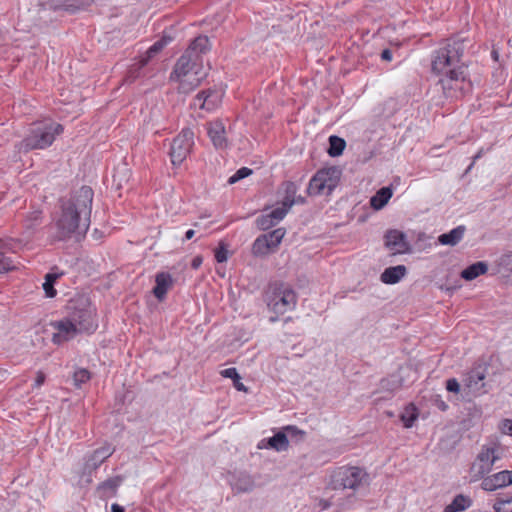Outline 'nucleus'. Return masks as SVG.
I'll return each mask as SVG.
<instances>
[{
	"label": "nucleus",
	"mask_w": 512,
	"mask_h": 512,
	"mask_svg": "<svg viewBox=\"0 0 512 512\" xmlns=\"http://www.w3.org/2000/svg\"><path fill=\"white\" fill-rule=\"evenodd\" d=\"M463 53L462 39H449L435 51L432 71L444 75L440 83L447 96L458 97L471 89L470 81L466 80V69L460 64Z\"/></svg>",
	"instance_id": "obj_1"
},
{
	"label": "nucleus",
	"mask_w": 512,
	"mask_h": 512,
	"mask_svg": "<svg viewBox=\"0 0 512 512\" xmlns=\"http://www.w3.org/2000/svg\"><path fill=\"white\" fill-rule=\"evenodd\" d=\"M93 195L90 187L82 186L62 203L61 213L56 221L58 240L87 232L90 226Z\"/></svg>",
	"instance_id": "obj_2"
},
{
	"label": "nucleus",
	"mask_w": 512,
	"mask_h": 512,
	"mask_svg": "<svg viewBox=\"0 0 512 512\" xmlns=\"http://www.w3.org/2000/svg\"><path fill=\"white\" fill-rule=\"evenodd\" d=\"M370 475L362 467L340 466L335 468L330 476L327 488L331 490H351L353 494L370 485Z\"/></svg>",
	"instance_id": "obj_3"
},
{
	"label": "nucleus",
	"mask_w": 512,
	"mask_h": 512,
	"mask_svg": "<svg viewBox=\"0 0 512 512\" xmlns=\"http://www.w3.org/2000/svg\"><path fill=\"white\" fill-rule=\"evenodd\" d=\"M63 132V126L54 121L34 124L29 134L18 144L19 151L29 152L35 149H45Z\"/></svg>",
	"instance_id": "obj_4"
},
{
	"label": "nucleus",
	"mask_w": 512,
	"mask_h": 512,
	"mask_svg": "<svg viewBox=\"0 0 512 512\" xmlns=\"http://www.w3.org/2000/svg\"><path fill=\"white\" fill-rule=\"evenodd\" d=\"M68 319L80 330L82 333H91L96 327L95 321V308L91 305L88 297L81 295L69 301L67 306Z\"/></svg>",
	"instance_id": "obj_5"
},
{
	"label": "nucleus",
	"mask_w": 512,
	"mask_h": 512,
	"mask_svg": "<svg viewBox=\"0 0 512 512\" xmlns=\"http://www.w3.org/2000/svg\"><path fill=\"white\" fill-rule=\"evenodd\" d=\"M268 308L277 316L295 308L297 296L295 291L285 283H273L266 292Z\"/></svg>",
	"instance_id": "obj_6"
},
{
	"label": "nucleus",
	"mask_w": 512,
	"mask_h": 512,
	"mask_svg": "<svg viewBox=\"0 0 512 512\" xmlns=\"http://www.w3.org/2000/svg\"><path fill=\"white\" fill-rule=\"evenodd\" d=\"M503 448L497 442L483 445L470 468L471 481L485 478L493 466L502 458Z\"/></svg>",
	"instance_id": "obj_7"
},
{
	"label": "nucleus",
	"mask_w": 512,
	"mask_h": 512,
	"mask_svg": "<svg viewBox=\"0 0 512 512\" xmlns=\"http://www.w3.org/2000/svg\"><path fill=\"white\" fill-rule=\"evenodd\" d=\"M341 171L337 167L320 169L311 178L307 192L309 195H329L338 185Z\"/></svg>",
	"instance_id": "obj_8"
},
{
	"label": "nucleus",
	"mask_w": 512,
	"mask_h": 512,
	"mask_svg": "<svg viewBox=\"0 0 512 512\" xmlns=\"http://www.w3.org/2000/svg\"><path fill=\"white\" fill-rule=\"evenodd\" d=\"M194 144V133L190 128H184L173 139L170 148V157L173 165H180L190 153Z\"/></svg>",
	"instance_id": "obj_9"
},
{
	"label": "nucleus",
	"mask_w": 512,
	"mask_h": 512,
	"mask_svg": "<svg viewBox=\"0 0 512 512\" xmlns=\"http://www.w3.org/2000/svg\"><path fill=\"white\" fill-rule=\"evenodd\" d=\"M192 71H188L182 73L178 76H175L173 80L178 81L179 86L178 90L181 93H190L196 87H198L201 81L206 77V71L202 64L195 65L194 68H191Z\"/></svg>",
	"instance_id": "obj_10"
},
{
	"label": "nucleus",
	"mask_w": 512,
	"mask_h": 512,
	"mask_svg": "<svg viewBox=\"0 0 512 512\" xmlns=\"http://www.w3.org/2000/svg\"><path fill=\"white\" fill-rule=\"evenodd\" d=\"M51 326L56 330L52 336L54 344H62L82 333L67 316L61 320L52 322Z\"/></svg>",
	"instance_id": "obj_11"
},
{
	"label": "nucleus",
	"mask_w": 512,
	"mask_h": 512,
	"mask_svg": "<svg viewBox=\"0 0 512 512\" xmlns=\"http://www.w3.org/2000/svg\"><path fill=\"white\" fill-rule=\"evenodd\" d=\"M20 247V240L0 239V273H5L15 268L14 261L6 253H15Z\"/></svg>",
	"instance_id": "obj_12"
},
{
	"label": "nucleus",
	"mask_w": 512,
	"mask_h": 512,
	"mask_svg": "<svg viewBox=\"0 0 512 512\" xmlns=\"http://www.w3.org/2000/svg\"><path fill=\"white\" fill-rule=\"evenodd\" d=\"M385 245L393 255L404 254L410 251V244L406 235L398 230H390L385 234Z\"/></svg>",
	"instance_id": "obj_13"
},
{
	"label": "nucleus",
	"mask_w": 512,
	"mask_h": 512,
	"mask_svg": "<svg viewBox=\"0 0 512 512\" xmlns=\"http://www.w3.org/2000/svg\"><path fill=\"white\" fill-rule=\"evenodd\" d=\"M172 40V38L170 36H166L164 35L160 40L156 41L148 50H147V56L145 58H143L140 63L138 64V67L137 68H132L130 69L128 75H127V78H126V81L127 82H133L138 74H137V71L139 69H141L142 67H144L150 58H152L153 56H155L158 52H160L164 46H166L170 41Z\"/></svg>",
	"instance_id": "obj_14"
},
{
	"label": "nucleus",
	"mask_w": 512,
	"mask_h": 512,
	"mask_svg": "<svg viewBox=\"0 0 512 512\" xmlns=\"http://www.w3.org/2000/svg\"><path fill=\"white\" fill-rule=\"evenodd\" d=\"M510 470H502L482 479L481 488L485 491H495L510 486Z\"/></svg>",
	"instance_id": "obj_15"
},
{
	"label": "nucleus",
	"mask_w": 512,
	"mask_h": 512,
	"mask_svg": "<svg viewBox=\"0 0 512 512\" xmlns=\"http://www.w3.org/2000/svg\"><path fill=\"white\" fill-rule=\"evenodd\" d=\"M208 135L217 149H224L227 147L226 132L223 123L219 120L210 122L208 124Z\"/></svg>",
	"instance_id": "obj_16"
},
{
	"label": "nucleus",
	"mask_w": 512,
	"mask_h": 512,
	"mask_svg": "<svg viewBox=\"0 0 512 512\" xmlns=\"http://www.w3.org/2000/svg\"><path fill=\"white\" fill-rule=\"evenodd\" d=\"M113 452L114 448L111 445H105L94 450L86 460L85 469L89 471L97 469Z\"/></svg>",
	"instance_id": "obj_17"
},
{
	"label": "nucleus",
	"mask_w": 512,
	"mask_h": 512,
	"mask_svg": "<svg viewBox=\"0 0 512 512\" xmlns=\"http://www.w3.org/2000/svg\"><path fill=\"white\" fill-rule=\"evenodd\" d=\"M173 286V278L167 272H160L156 274L155 286L153 288L154 296L159 300L163 301L169 289Z\"/></svg>",
	"instance_id": "obj_18"
},
{
	"label": "nucleus",
	"mask_w": 512,
	"mask_h": 512,
	"mask_svg": "<svg viewBox=\"0 0 512 512\" xmlns=\"http://www.w3.org/2000/svg\"><path fill=\"white\" fill-rule=\"evenodd\" d=\"M221 97L222 95L218 91L207 90L200 92L196 100L199 102L200 108L211 111L220 104Z\"/></svg>",
	"instance_id": "obj_19"
},
{
	"label": "nucleus",
	"mask_w": 512,
	"mask_h": 512,
	"mask_svg": "<svg viewBox=\"0 0 512 512\" xmlns=\"http://www.w3.org/2000/svg\"><path fill=\"white\" fill-rule=\"evenodd\" d=\"M231 487L235 493L251 492L255 487L254 479L248 473H239L233 477Z\"/></svg>",
	"instance_id": "obj_20"
},
{
	"label": "nucleus",
	"mask_w": 512,
	"mask_h": 512,
	"mask_svg": "<svg viewBox=\"0 0 512 512\" xmlns=\"http://www.w3.org/2000/svg\"><path fill=\"white\" fill-rule=\"evenodd\" d=\"M202 64V61H198L197 57H192L189 53L184 52L183 55L177 60L174 70L171 73V79L185 72L192 71V67L195 65Z\"/></svg>",
	"instance_id": "obj_21"
},
{
	"label": "nucleus",
	"mask_w": 512,
	"mask_h": 512,
	"mask_svg": "<svg viewBox=\"0 0 512 512\" xmlns=\"http://www.w3.org/2000/svg\"><path fill=\"white\" fill-rule=\"evenodd\" d=\"M209 50V38L207 36L200 35L191 42L185 52L189 53L192 57L196 56L198 61H202V54L207 53Z\"/></svg>",
	"instance_id": "obj_22"
},
{
	"label": "nucleus",
	"mask_w": 512,
	"mask_h": 512,
	"mask_svg": "<svg viewBox=\"0 0 512 512\" xmlns=\"http://www.w3.org/2000/svg\"><path fill=\"white\" fill-rule=\"evenodd\" d=\"M407 274V268L404 265H397L386 268L380 280L385 284H396Z\"/></svg>",
	"instance_id": "obj_23"
},
{
	"label": "nucleus",
	"mask_w": 512,
	"mask_h": 512,
	"mask_svg": "<svg viewBox=\"0 0 512 512\" xmlns=\"http://www.w3.org/2000/svg\"><path fill=\"white\" fill-rule=\"evenodd\" d=\"M464 232H465V227L458 226V227L452 229L451 231H449L448 233L441 234L438 237V241L442 245L455 246L462 240V238L464 236Z\"/></svg>",
	"instance_id": "obj_24"
},
{
	"label": "nucleus",
	"mask_w": 512,
	"mask_h": 512,
	"mask_svg": "<svg viewBox=\"0 0 512 512\" xmlns=\"http://www.w3.org/2000/svg\"><path fill=\"white\" fill-rule=\"evenodd\" d=\"M472 505V499L469 496L458 494L452 502L444 508V512H462Z\"/></svg>",
	"instance_id": "obj_25"
},
{
	"label": "nucleus",
	"mask_w": 512,
	"mask_h": 512,
	"mask_svg": "<svg viewBox=\"0 0 512 512\" xmlns=\"http://www.w3.org/2000/svg\"><path fill=\"white\" fill-rule=\"evenodd\" d=\"M488 271V265L485 262H476L461 272V277L467 281H472Z\"/></svg>",
	"instance_id": "obj_26"
},
{
	"label": "nucleus",
	"mask_w": 512,
	"mask_h": 512,
	"mask_svg": "<svg viewBox=\"0 0 512 512\" xmlns=\"http://www.w3.org/2000/svg\"><path fill=\"white\" fill-rule=\"evenodd\" d=\"M392 190L389 187H383L376 192L370 199V205L375 210L382 209L392 197Z\"/></svg>",
	"instance_id": "obj_27"
},
{
	"label": "nucleus",
	"mask_w": 512,
	"mask_h": 512,
	"mask_svg": "<svg viewBox=\"0 0 512 512\" xmlns=\"http://www.w3.org/2000/svg\"><path fill=\"white\" fill-rule=\"evenodd\" d=\"M273 252L267 237L262 234L258 236L252 245V254L257 257L266 256Z\"/></svg>",
	"instance_id": "obj_28"
},
{
	"label": "nucleus",
	"mask_w": 512,
	"mask_h": 512,
	"mask_svg": "<svg viewBox=\"0 0 512 512\" xmlns=\"http://www.w3.org/2000/svg\"><path fill=\"white\" fill-rule=\"evenodd\" d=\"M484 378H485V375L483 372H481L479 370H473L469 373V375L466 379V385L474 393H479L481 391V389L484 387V383H483Z\"/></svg>",
	"instance_id": "obj_29"
},
{
	"label": "nucleus",
	"mask_w": 512,
	"mask_h": 512,
	"mask_svg": "<svg viewBox=\"0 0 512 512\" xmlns=\"http://www.w3.org/2000/svg\"><path fill=\"white\" fill-rule=\"evenodd\" d=\"M284 189V197L282 203L286 207H292L296 203V193L298 191V187L294 182L287 181L283 183Z\"/></svg>",
	"instance_id": "obj_30"
},
{
	"label": "nucleus",
	"mask_w": 512,
	"mask_h": 512,
	"mask_svg": "<svg viewBox=\"0 0 512 512\" xmlns=\"http://www.w3.org/2000/svg\"><path fill=\"white\" fill-rule=\"evenodd\" d=\"M268 444L274 450L281 452L288 449L289 441L284 432H278L273 437L269 438Z\"/></svg>",
	"instance_id": "obj_31"
},
{
	"label": "nucleus",
	"mask_w": 512,
	"mask_h": 512,
	"mask_svg": "<svg viewBox=\"0 0 512 512\" xmlns=\"http://www.w3.org/2000/svg\"><path fill=\"white\" fill-rule=\"evenodd\" d=\"M62 275H63V273H57V272H49L45 275V282L43 283V289H44L47 297L53 298L56 296L57 291L54 288V283Z\"/></svg>",
	"instance_id": "obj_32"
},
{
	"label": "nucleus",
	"mask_w": 512,
	"mask_h": 512,
	"mask_svg": "<svg viewBox=\"0 0 512 512\" xmlns=\"http://www.w3.org/2000/svg\"><path fill=\"white\" fill-rule=\"evenodd\" d=\"M88 4V0H77V1H71L67 0L62 4L58 5H51L50 7L54 10H65L70 13H74L75 11L84 8Z\"/></svg>",
	"instance_id": "obj_33"
},
{
	"label": "nucleus",
	"mask_w": 512,
	"mask_h": 512,
	"mask_svg": "<svg viewBox=\"0 0 512 512\" xmlns=\"http://www.w3.org/2000/svg\"><path fill=\"white\" fill-rule=\"evenodd\" d=\"M346 146L344 139L338 136H330L328 154L332 157L340 156Z\"/></svg>",
	"instance_id": "obj_34"
},
{
	"label": "nucleus",
	"mask_w": 512,
	"mask_h": 512,
	"mask_svg": "<svg viewBox=\"0 0 512 512\" xmlns=\"http://www.w3.org/2000/svg\"><path fill=\"white\" fill-rule=\"evenodd\" d=\"M400 418L404 424V427L411 428L418 418V412L416 407L413 404H410L407 407H405L404 411L401 413Z\"/></svg>",
	"instance_id": "obj_35"
},
{
	"label": "nucleus",
	"mask_w": 512,
	"mask_h": 512,
	"mask_svg": "<svg viewBox=\"0 0 512 512\" xmlns=\"http://www.w3.org/2000/svg\"><path fill=\"white\" fill-rule=\"evenodd\" d=\"M267 237V241L269 242L273 252L280 245L284 235L285 230L283 228H277L269 233L264 234Z\"/></svg>",
	"instance_id": "obj_36"
},
{
	"label": "nucleus",
	"mask_w": 512,
	"mask_h": 512,
	"mask_svg": "<svg viewBox=\"0 0 512 512\" xmlns=\"http://www.w3.org/2000/svg\"><path fill=\"white\" fill-rule=\"evenodd\" d=\"M129 175V168H127L126 166L119 167L113 175V181L118 188H121L123 186V183H126L128 181Z\"/></svg>",
	"instance_id": "obj_37"
},
{
	"label": "nucleus",
	"mask_w": 512,
	"mask_h": 512,
	"mask_svg": "<svg viewBox=\"0 0 512 512\" xmlns=\"http://www.w3.org/2000/svg\"><path fill=\"white\" fill-rule=\"evenodd\" d=\"M90 378V372L84 368L77 369L73 374V382L77 388H80L82 384L88 382Z\"/></svg>",
	"instance_id": "obj_38"
},
{
	"label": "nucleus",
	"mask_w": 512,
	"mask_h": 512,
	"mask_svg": "<svg viewBox=\"0 0 512 512\" xmlns=\"http://www.w3.org/2000/svg\"><path fill=\"white\" fill-rule=\"evenodd\" d=\"M289 209L290 207H286L284 203H282L280 207H276L267 213L272 218V220L277 224L286 216Z\"/></svg>",
	"instance_id": "obj_39"
},
{
	"label": "nucleus",
	"mask_w": 512,
	"mask_h": 512,
	"mask_svg": "<svg viewBox=\"0 0 512 512\" xmlns=\"http://www.w3.org/2000/svg\"><path fill=\"white\" fill-rule=\"evenodd\" d=\"M41 214V211L38 210L31 212L25 220V227L28 230H32L34 227L39 225L41 223L42 218Z\"/></svg>",
	"instance_id": "obj_40"
},
{
	"label": "nucleus",
	"mask_w": 512,
	"mask_h": 512,
	"mask_svg": "<svg viewBox=\"0 0 512 512\" xmlns=\"http://www.w3.org/2000/svg\"><path fill=\"white\" fill-rule=\"evenodd\" d=\"M493 508L496 512H512V497L506 499H498Z\"/></svg>",
	"instance_id": "obj_41"
},
{
	"label": "nucleus",
	"mask_w": 512,
	"mask_h": 512,
	"mask_svg": "<svg viewBox=\"0 0 512 512\" xmlns=\"http://www.w3.org/2000/svg\"><path fill=\"white\" fill-rule=\"evenodd\" d=\"M256 222L257 226L261 230H268L269 228L276 225V222L272 220V218L268 215L267 212L258 217Z\"/></svg>",
	"instance_id": "obj_42"
},
{
	"label": "nucleus",
	"mask_w": 512,
	"mask_h": 512,
	"mask_svg": "<svg viewBox=\"0 0 512 512\" xmlns=\"http://www.w3.org/2000/svg\"><path fill=\"white\" fill-rule=\"evenodd\" d=\"M251 173H252L251 169H249L247 167H242L239 170H237L236 173L229 178L228 183L234 184V183L238 182L239 180L244 179L245 177L249 176Z\"/></svg>",
	"instance_id": "obj_43"
},
{
	"label": "nucleus",
	"mask_w": 512,
	"mask_h": 512,
	"mask_svg": "<svg viewBox=\"0 0 512 512\" xmlns=\"http://www.w3.org/2000/svg\"><path fill=\"white\" fill-rule=\"evenodd\" d=\"M215 259L218 263L226 262L228 259V251L224 244H220L215 250Z\"/></svg>",
	"instance_id": "obj_44"
},
{
	"label": "nucleus",
	"mask_w": 512,
	"mask_h": 512,
	"mask_svg": "<svg viewBox=\"0 0 512 512\" xmlns=\"http://www.w3.org/2000/svg\"><path fill=\"white\" fill-rule=\"evenodd\" d=\"M221 376L224 378H230L234 380L235 378H239V373L237 372L236 368L231 367L224 369L220 372Z\"/></svg>",
	"instance_id": "obj_45"
},
{
	"label": "nucleus",
	"mask_w": 512,
	"mask_h": 512,
	"mask_svg": "<svg viewBox=\"0 0 512 512\" xmlns=\"http://www.w3.org/2000/svg\"><path fill=\"white\" fill-rule=\"evenodd\" d=\"M500 430L503 434L512 436V420L505 419L501 422Z\"/></svg>",
	"instance_id": "obj_46"
},
{
	"label": "nucleus",
	"mask_w": 512,
	"mask_h": 512,
	"mask_svg": "<svg viewBox=\"0 0 512 512\" xmlns=\"http://www.w3.org/2000/svg\"><path fill=\"white\" fill-rule=\"evenodd\" d=\"M446 389L449 392L458 393L460 391V384L458 381L454 378L447 380L446 382Z\"/></svg>",
	"instance_id": "obj_47"
},
{
	"label": "nucleus",
	"mask_w": 512,
	"mask_h": 512,
	"mask_svg": "<svg viewBox=\"0 0 512 512\" xmlns=\"http://www.w3.org/2000/svg\"><path fill=\"white\" fill-rule=\"evenodd\" d=\"M120 481L118 479H108L102 483L101 487L106 489L115 490L119 486Z\"/></svg>",
	"instance_id": "obj_48"
},
{
	"label": "nucleus",
	"mask_w": 512,
	"mask_h": 512,
	"mask_svg": "<svg viewBox=\"0 0 512 512\" xmlns=\"http://www.w3.org/2000/svg\"><path fill=\"white\" fill-rule=\"evenodd\" d=\"M233 385L238 391H244L247 392V387L241 382V376L239 375V378H235L233 380Z\"/></svg>",
	"instance_id": "obj_49"
},
{
	"label": "nucleus",
	"mask_w": 512,
	"mask_h": 512,
	"mask_svg": "<svg viewBox=\"0 0 512 512\" xmlns=\"http://www.w3.org/2000/svg\"><path fill=\"white\" fill-rule=\"evenodd\" d=\"M44 381H45V374L41 371H38L36 378H35L34 386L38 388L44 383Z\"/></svg>",
	"instance_id": "obj_50"
},
{
	"label": "nucleus",
	"mask_w": 512,
	"mask_h": 512,
	"mask_svg": "<svg viewBox=\"0 0 512 512\" xmlns=\"http://www.w3.org/2000/svg\"><path fill=\"white\" fill-rule=\"evenodd\" d=\"M202 262H203V258L202 256H195L193 259H192V262H191V267L193 269H198L201 265H202Z\"/></svg>",
	"instance_id": "obj_51"
},
{
	"label": "nucleus",
	"mask_w": 512,
	"mask_h": 512,
	"mask_svg": "<svg viewBox=\"0 0 512 512\" xmlns=\"http://www.w3.org/2000/svg\"><path fill=\"white\" fill-rule=\"evenodd\" d=\"M381 59L384 61H391L392 60V52L389 49H384L381 53Z\"/></svg>",
	"instance_id": "obj_52"
},
{
	"label": "nucleus",
	"mask_w": 512,
	"mask_h": 512,
	"mask_svg": "<svg viewBox=\"0 0 512 512\" xmlns=\"http://www.w3.org/2000/svg\"><path fill=\"white\" fill-rule=\"evenodd\" d=\"M484 154V149L481 148L477 154L473 157V161L471 163V165L469 166V169L475 164V162L480 159L482 157V155Z\"/></svg>",
	"instance_id": "obj_53"
},
{
	"label": "nucleus",
	"mask_w": 512,
	"mask_h": 512,
	"mask_svg": "<svg viewBox=\"0 0 512 512\" xmlns=\"http://www.w3.org/2000/svg\"><path fill=\"white\" fill-rule=\"evenodd\" d=\"M285 430L288 431V432H291L293 434H296V433L303 434V432L298 430L295 426H287L285 428Z\"/></svg>",
	"instance_id": "obj_54"
},
{
	"label": "nucleus",
	"mask_w": 512,
	"mask_h": 512,
	"mask_svg": "<svg viewBox=\"0 0 512 512\" xmlns=\"http://www.w3.org/2000/svg\"><path fill=\"white\" fill-rule=\"evenodd\" d=\"M111 510L112 512H124V508L116 503L112 504Z\"/></svg>",
	"instance_id": "obj_55"
},
{
	"label": "nucleus",
	"mask_w": 512,
	"mask_h": 512,
	"mask_svg": "<svg viewBox=\"0 0 512 512\" xmlns=\"http://www.w3.org/2000/svg\"><path fill=\"white\" fill-rule=\"evenodd\" d=\"M194 235H195V231L193 229H189L185 233V239L184 240H190V239L193 238Z\"/></svg>",
	"instance_id": "obj_56"
},
{
	"label": "nucleus",
	"mask_w": 512,
	"mask_h": 512,
	"mask_svg": "<svg viewBox=\"0 0 512 512\" xmlns=\"http://www.w3.org/2000/svg\"><path fill=\"white\" fill-rule=\"evenodd\" d=\"M319 505H320V507H321L322 509H324V510H325V509H328V508L330 507V505H331V504H330V502H329L328 500H321V501L319 502Z\"/></svg>",
	"instance_id": "obj_57"
},
{
	"label": "nucleus",
	"mask_w": 512,
	"mask_h": 512,
	"mask_svg": "<svg viewBox=\"0 0 512 512\" xmlns=\"http://www.w3.org/2000/svg\"><path fill=\"white\" fill-rule=\"evenodd\" d=\"M491 55H492V58H493L494 60H496V61L498 60L499 53H498V51H497L496 49H493V50H492Z\"/></svg>",
	"instance_id": "obj_58"
},
{
	"label": "nucleus",
	"mask_w": 512,
	"mask_h": 512,
	"mask_svg": "<svg viewBox=\"0 0 512 512\" xmlns=\"http://www.w3.org/2000/svg\"><path fill=\"white\" fill-rule=\"evenodd\" d=\"M305 202V199L301 196H299L298 198H296V203H304Z\"/></svg>",
	"instance_id": "obj_59"
},
{
	"label": "nucleus",
	"mask_w": 512,
	"mask_h": 512,
	"mask_svg": "<svg viewBox=\"0 0 512 512\" xmlns=\"http://www.w3.org/2000/svg\"><path fill=\"white\" fill-rule=\"evenodd\" d=\"M441 408H442L443 410H445V409L447 408V405H446L445 403H442V404H441Z\"/></svg>",
	"instance_id": "obj_60"
},
{
	"label": "nucleus",
	"mask_w": 512,
	"mask_h": 512,
	"mask_svg": "<svg viewBox=\"0 0 512 512\" xmlns=\"http://www.w3.org/2000/svg\"><path fill=\"white\" fill-rule=\"evenodd\" d=\"M510 478H511L510 485H512V471L511 470H510Z\"/></svg>",
	"instance_id": "obj_61"
},
{
	"label": "nucleus",
	"mask_w": 512,
	"mask_h": 512,
	"mask_svg": "<svg viewBox=\"0 0 512 512\" xmlns=\"http://www.w3.org/2000/svg\"><path fill=\"white\" fill-rule=\"evenodd\" d=\"M276 320H277V317H272V318H271V321H272V322H274V321H276Z\"/></svg>",
	"instance_id": "obj_62"
},
{
	"label": "nucleus",
	"mask_w": 512,
	"mask_h": 512,
	"mask_svg": "<svg viewBox=\"0 0 512 512\" xmlns=\"http://www.w3.org/2000/svg\"><path fill=\"white\" fill-rule=\"evenodd\" d=\"M508 44L512 47V39L508 41Z\"/></svg>",
	"instance_id": "obj_63"
}]
</instances>
